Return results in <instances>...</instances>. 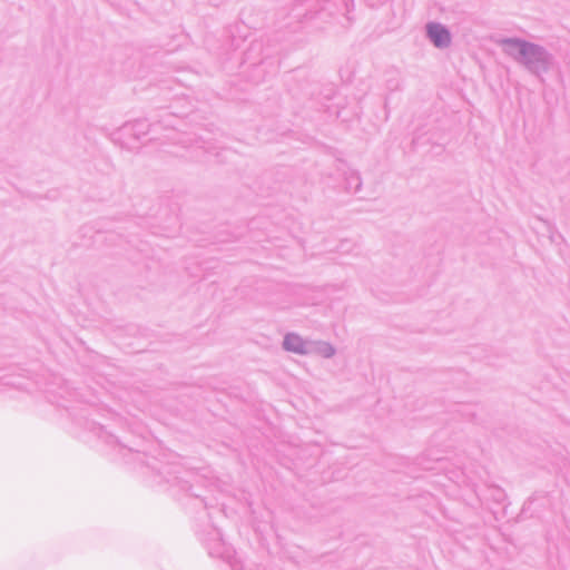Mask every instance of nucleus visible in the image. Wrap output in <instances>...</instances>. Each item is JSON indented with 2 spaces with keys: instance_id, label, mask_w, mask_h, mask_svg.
<instances>
[{
  "instance_id": "nucleus-4",
  "label": "nucleus",
  "mask_w": 570,
  "mask_h": 570,
  "mask_svg": "<svg viewBox=\"0 0 570 570\" xmlns=\"http://www.w3.org/2000/svg\"><path fill=\"white\" fill-rule=\"evenodd\" d=\"M309 341L296 333H287L283 340V348L299 355H307Z\"/></svg>"
},
{
  "instance_id": "nucleus-2",
  "label": "nucleus",
  "mask_w": 570,
  "mask_h": 570,
  "mask_svg": "<svg viewBox=\"0 0 570 570\" xmlns=\"http://www.w3.org/2000/svg\"><path fill=\"white\" fill-rule=\"evenodd\" d=\"M204 544L208 551V554L213 558H219L228 562L233 570H236V566L233 563L235 558L234 549L227 544L218 530H212L208 535L204 539Z\"/></svg>"
},
{
  "instance_id": "nucleus-6",
  "label": "nucleus",
  "mask_w": 570,
  "mask_h": 570,
  "mask_svg": "<svg viewBox=\"0 0 570 570\" xmlns=\"http://www.w3.org/2000/svg\"><path fill=\"white\" fill-rule=\"evenodd\" d=\"M148 131V124L144 120H136L130 124H126L120 128L121 135H129L136 139H140Z\"/></svg>"
},
{
  "instance_id": "nucleus-1",
  "label": "nucleus",
  "mask_w": 570,
  "mask_h": 570,
  "mask_svg": "<svg viewBox=\"0 0 570 570\" xmlns=\"http://www.w3.org/2000/svg\"><path fill=\"white\" fill-rule=\"evenodd\" d=\"M498 45L507 56L537 77L548 72L552 66L553 56L538 43L520 38H502Z\"/></svg>"
},
{
  "instance_id": "nucleus-7",
  "label": "nucleus",
  "mask_w": 570,
  "mask_h": 570,
  "mask_svg": "<svg viewBox=\"0 0 570 570\" xmlns=\"http://www.w3.org/2000/svg\"><path fill=\"white\" fill-rule=\"evenodd\" d=\"M346 189L351 193H357L361 189L362 180L360 174L355 170L346 173L345 177Z\"/></svg>"
},
{
  "instance_id": "nucleus-3",
  "label": "nucleus",
  "mask_w": 570,
  "mask_h": 570,
  "mask_svg": "<svg viewBox=\"0 0 570 570\" xmlns=\"http://www.w3.org/2000/svg\"><path fill=\"white\" fill-rule=\"evenodd\" d=\"M426 35L430 41L439 49L448 48L451 45V33L448 28L441 23H428Z\"/></svg>"
},
{
  "instance_id": "nucleus-5",
  "label": "nucleus",
  "mask_w": 570,
  "mask_h": 570,
  "mask_svg": "<svg viewBox=\"0 0 570 570\" xmlns=\"http://www.w3.org/2000/svg\"><path fill=\"white\" fill-rule=\"evenodd\" d=\"M336 348L325 341H309L307 355H318L324 358H331L335 355Z\"/></svg>"
}]
</instances>
